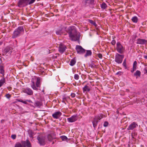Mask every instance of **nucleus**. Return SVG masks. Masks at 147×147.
I'll return each mask as SVG.
<instances>
[{
    "instance_id": "42",
    "label": "nucleus",
    "mask_w": 147,
    "mask_h": 147,
    "mask_svg": "<svg viewBox=\"0 0 147 147\" xmlns=\"http://www.w3.org/2000/svg\"><path fill=\"white\" fill-rule=\"evenodd\" d=\"M5 96L7 98L9 99L10 98L11 96L9 94H7Z\"/></svg>"
},
{
    "instance_id": "2",
    "label": "nucleus",
    "mask_w": 147,
    "mask_h": 147,
    "mask_svg": "<svg viewBox=\"0 0 147 147\" xmlns=\"http://www.w3.org/2000/svg\"><path fill=\"white\" fill-rule=\"evenodd\" d=\"M24 29L23 26H20L15 29L13 33L12 38H15L22 34L24 33Z\"/></svg>"
},
{
    "instance_id": "53",
    "label": "nucleus",
    "mask_w": 147,
    "mask_h": 147,
    "mask_svg": "<svg viewBox=\"0 0 147 147\" xmlns=\"http://www.w3.org/2000/svg\"><path fill=\"white\" fill-rule=\"evenodd\" d=\"M7 88L9 90H10L12 89V88L10 87H7Z\"/></svg>"
},
{
    "instance_id": "51",
    "label": "nucleus",
    "mask_w": 147,
    "mask_h": 147,
    "mask_svg": "<svg viewBox=\"0 0 147 147\" xmlns=\"http://www.w3.org/2000/svg\"><path fill=\"white\" fill-rule=\"evenodd\" d=\"M17 100L19 102H23V100L21 99H17Z\"/></svg>"
},
{
    "instance_id": "44",
    "label": "nucleus",
    "mask_w": 147,
    "mask_h": 147,
    "mask_svg": "<svg viewBox=\"0 0 147 147\" xmlns=\"http://www.w3.org/2000/svg\"><path fill=\"white\" fill-rule=\"evenodd\" d=\"M94 64L92 62L91 64H89L88 66H90L91 68H93L94 67Z\"/></svg>"
},
{
    "instance_id": "64",
    "label": "nucleus",
    "mask_w": 147,
    "mask_h": 147,
    "mask_svg": "<svg viewBox=\"0 0 147 147\" xmlns=\"http://www.w3.org/2000/svg\"><path fill=\"white\" fill-rule=\"evenodd\" d=\"M99 127H100V125L99 126V127H98V128H99Z\"/></svg>"
},
{
    "instance_id": "25",
    "label": "nucleus",
    "mask_w": 147,
    "mask_h": 147,
    "mask_svg": "<svg viewBox=\"0 0 147 147\" xmlns=\"http://www.w3.org/2000/svg\"><path fill=\"white\" fill-rule=\"evenodd\" d=\"M138 18L137 16H134L131 18L132 21L134 23H136L138 21Z\"/></svg>"
},
{
    "instance_id": "47",
    "label": "nucleus",
    "mask_w": 147,
    "mask_h": 147,
    "mask_svg": "<svg viewBox=\"0 0 147 147\" xmlns=\"http://www.w3.org/2000/svg\"><path fill=\"white\" fill-rule=\"evenodd\" d=\"M98 115L99 116V117L101 118V119H102L103 117V115L102 114H99V115Z\"/></svg>"
},
{
    "instance_id": "22",
    "label": "nucleus",
    "mask_w": 147,
    "mask_h": 147,
    "mask_svg": "<svg viewBox=\"0 0 147 147\" xmlns=\"http://www.w3.org/2000/svg\"><path fill=\"white\" fill-rule=\"evenodd\" d=\"M86 53L84 55V57H86L88 56H91L92 55V52L90 50H86Z\"/></svg>"
},
{
    "instance_id": "28",
    "label": "nucleus",
    "mask_w": 147,
    "mask_h": 147,
    "mask_svg": "<svg viewBox=\"0 0 147 147\" xmlns=\"http://www.w3.org/2000/svg\"><path fill=\"white\" fill-rule=\"evenodd\" d=\"M141 75V72L140 71L137 70L136 72L134 73V76H138L140 77Z\"/></svg>"
},
{
    "instance_id": "4",
    "label": "nucleus",
    "mask_w": 147,
    "mask_h": 147,
    "mask_svg": "<svg viewBox=\"0 0 147 147\" xmlns=\"http://www.w3.org/2000/svg\"><path fill=\"white\" fill-rule=\"evenodd\" d=\"M82 3L83 7H86L89 6L92 9L94 8V0H83Z\"/></svg>"
},
{
    "instance_id": "57",
    "label": "nucleus",
    "mask_w": 147,
    "mask_h": 147,
    "mask_svg": "<svg viewBox=\"0 0 147 147\" xmlns=\"http://www.w3.org/2000/svg\"><path fill=\"white\" fill-rule=\"evenodd\" d=\"M32 85H35L34 82V81H33L32 80Z\"/></svg>"
},
{
    "instance_id": "30",
    "label": "nucleus",
    "mask_w": 147,
    "mask_h": 147,
    "mask_svg": "<svg viewBox=\"0 0 147 147\" xmlns=\"http://www.w3.org/2000/svg\"><path fill=\"white\" fill-rule=\"evenodd\" d=\"M88 22L91 24H93L95 27H96L97 26V25L96 24V22H94L93 20H88Z\"/></svg>"
},
{
    "instance_id": "7",
    "label": "nucleus",
    "mask_w": 147,
    "mask_h": 147,
    "mask_svg": "<svg viewBox=\"0 0 147 147\" xmlns=\"http://www.w3.org/2000/svg\"><path fill=\"white\" fill-rule=\"evenodd\" d=\"M46 138L45 136H43L41 135H39L37 137V139L40 146H44L45 144V139Z\"/></svg>"
},
{
    "instance_id": "21",
    "label": "nucleus",
    "mask_w": 147,
    "mask_h": 147,
    "mask_svg": "<svg viewBox=\"0 0 147 147\" xmlns=\"http://www.w3.org/2000/svg\"><path fill=\"white\" fill-rule=\"evenodd\" d=\"M99 122V121H97L96 120V119H94L93 118V119L92 121V123L93 125V127L94 129H95V128L97 125V123Z\"/></svg>"
},
{
    "instance_id": "43",
    "label": "nucleus",
    "mask_w": 147,
    "mask_h": 147,
    "mask_svg": "<svg viewBox=\"0 0 147 147\" xmlns=\"http://www.w3.org/2000/svg\"><path fill=\"white\" fill-rule=\"evenodd\" d=\"M16 135L15 134H13L11 135V138L13 139H15L16 138Z\"/></svg>"
},
{
    "instance_id": "12",
    "label": "nucleus",
    "mask_w": 147,
    "mask_h": 147,
    "mask_svg": "<svg viewBox=\"0 0 147 147\" xmlns=\"http://www.w3.org/2000/svg\"><path fill=\"white\" fill-rule=\"evenodd\" d=\"M136 43L141 45H146L147 43V40L144 39L139 38L137 39Z\"/></svg>"
},
{
    "instance_id": "18",
    "label": "nucleus",
    "mask_w": 147,
    "mask_h": 147,
    "mask_svg": "<svg viewBox=\"0 0 147 147\" xmlns=\"http://www.w3.org/2000/svg\"><path fill=\"white\" fill-rule=\"evenodd\" d=\"M89 84H87L86 85H85L83 88V90L84 92H89L90 90V88L88 86V85Z\"/></svg>"
},
{
    "instance_id": "20",
    "label": "nucleus",
    "mask_w": 147,
    "mask_h": 147,
    "mask_svg": "<svg viewBox=\"0 0 147 147\" xmlns=\"http://www.w3.org/2000/svg\"><path fill=\"white\" fill-rule=\"evenodd\" d=\"M40 78L38 77L37 78L36 81V87L39 88L40 86Z\"/></svg>"
},
{
    "instance_id": "14",
    "label": "nucleus",
    "mask_w": 147,
    "mask_h": 147,
    "mask_svg": "<svg viewBox=\"0 0 147 147\" xmlns=\"http://www.w3.org/2000/svg\"><path fill=\"white\" fill-rule=\"evenodd\" d=\"M66 47L62 43H60L59 47V51L61 53H63L65 50Z\"/></svg>"
},
{
    "instance_id": "31",
    "label": "nucleus",
    "mask_w": 147,
    "mask_h": 147,
    "mask_svg": "<svg viewBox=\"0 0 147 147\" xmlns=\"http://www.w3.org/2000/svg\"><path fill=\"white\" fill-rule=\"evenodd\" d=\"M5 82V80L4 78H2L0 80V87H1Z\"/></svg>"
},
{
    "instance_id": "34",
    "label": "nucleus",
    "mask_w": 147,
    "mask_h": 147,
    "mask_svg": "<svg viewBox=\"0 0 147 147\" xmlns=\"http://www.w3.org/2000/svg\"><path fill=\"white\" fill-rule=\"evenodd\" d=\"M31 87L34 90H41L40 89H38L35 86V85H31Z\"/></svg>"
},
{
    "instance_id": "5",
    "label": "nucleus",
    "mask_w": 147,
    "mask_h": 147,
    "mask_svg": "<svg viewBox=\"0 0 147 147\" xmlns=\"http://www.w3.org/2000/svg\"><path fill=\"white\" fill-rule=\"evenodd\" d=\"M116 49L117 51L120 54H123L125 51V48L121 45L120 42H118L116 43Z\"/></svg>"
},
{
    "instance_id": "60",
    "label": "nucleus",
    "mask_w": 147,
    "mask_h": 147,
    "mask_svg": "<svg viewBox=\"0 0 147 147\" xmlns=\"http://www.w3.org/2000/svg\"><path fill=\"white\" fill-rule=\"evenodd\" d=\"M44 91H44V90H43H43H42V92H44Z\"/></svg>"
},
{
    "instance_id": "37",
    "label": "nucleus",
    "mask_w": 147,
    "mask_h": 147,
    "mask_svg": "<svg viewBox=\"0 0 147 147\" xmlns=\"http://www.w3.org/2000/svg\"><path fill=\"white\" fill-rule=\"evenodd\" d=\"M74 78L76 80H78L79 79V75L77 74H75L74 75Z\"/></svg>"
},
{
    "instance_id": "33",
    "label": "nucleus",
    "mask_w": 147,
    "mask_h": 147,
    "mask_svg": "<svg viewBox=\"0 0 147 147\" xmlns=\"http://www.w3.org/2000/svg\"><path fill=\"white\" fill-rule=\"evenodd\" d=\"M122 65L124 67L125 69H127V67L126 66V59H125L124 60Z\"/></svg>"
},
{
    "instance_id": "1",
    "label": "nucleus",
    "mask_w": 147,
    "mask_h": 147,
    "mask_svg": "<svg viewBox=\"0 0 147 147\" xmlns=\"http://www.w3.org/2000/svg\"><path fill=\"white\" fill-rule=\"evenodd\" d=\"M69 36L71 41H79L80 36V32H78L76 27L74 26L69 27L66 30Z\"/></svg>"
},
{
    "instance_id": "58",
    "label": "nucleus",
    "mask_w": 147,
    "mask_h": 147,
    "mask_svg": "<svg viewBox=\"0 0 147 147\" xmlns=\"http://www.w3.org/2000/svg\"><path fill=\"white\" fill-rule=\"evenodd\" d=\"M61 101L62 102H63V103H64L65 104H66V103L65 102V100L63 99V100H62Z\"/></svg>"
},
{
    "instance_id": "16",
    "label": "nucleus",
    "mask_w": 147,
    "mask_h": 147,
    "mask_svg": "<svg viewBox=\"0 0 147 147\" xmlns=\"http://www.w3.org/2000/svg\"><path fill=\"white\" fill-rule=\"evenodd\" d=\"M13 48L9 46H7L4 49L3 51L4 53H5L6 54L8 53H9L10 54H11L12 53Z\"/></svg>"
},
{
    "instance_id": "39",
    "label": "nucleus",
    "mask_w": 147,
    "mask_h": 147,
    "mask_svg": "<svg viewBox=\"0 0 147 147\" xmlns=\"http://www.w3.org/2000/svg\"><path fill=\"white\" fill-rule=\"evenodd\" d=\"M111 43L113 45H115L116 44V41L115 40H113L111 42Z\"/></svg>"
},
{
    "instance_id": "45",
    "label": "nucleus",
    "mask_w": 147,
    "mask_h": 147,
    "mask_svg": "<svg viewBox=\"0 0 147 147\" xmlns=\"http://www.w3.org/2000/svg\"><path fill=\"white\" fill-rule=\"evenodd\" d=\"M98 57L100 59H102V55L101 53H98L97 54Z\"/></svg>"
},
{
    "instance_id": "41",
    "label": "nucleus",
    "mask_w": 147,
    "mask_h": 147,
    "mask_svg": "<svg viewBox=\"0 0 147 147\" xmlns=\"http://www.w3.org/2000/svg\"><path fill=\"white\" fill-rule=\"evenodd\" d=\"M123 74V72L121 71L118 72L116 74V75H119V76Z\"/></svg>"
},
{
    "instance_id": "27",
    "label": "nucleus",
    "mask_w": 147,
    "mask_h": 147,
    "mask_svg": "<svg viewBox=\"0 0 147 147\" xmlns=\"http://www.w3.org/2000/svg\"><path fill=\"white\" fill-rule=\"evenodd\" d=\"M34 105L35 107H36L40 106L41 105L40 102L38 101H35Z\"/></svg>"
},
{
    "instance_id": "3",
    "label": "nucleus",
    "mask_w": 147,
    "mask_h": 147,
    "mask_svg": "<svg viewBox=\"0 0 147 147\" xmlns=\"http://www.w3.org/2000/svg\"><path fill=\"white\" fill-rule=\"evenodd\" d=\"M31 147V143L28 139L26 141H22L21 143L18 142L15 145V147Z\"/></svg>"
},
{
    "instance_id": "29",
    "label": "nucleus",
    "mask_w": 147,
    "mask_h": 147,
    "mask_svg": "<svg viewBox=\"0 0 147 147\" xmlns=\"http://www.w3.org/2000/svg\"><path fill=\"white\" fill-rule=\"evenodd\" d=\"M60 138L62 139V140L63 141H67L68 138L65 136H60Z\"/></svg>"
},
{
    "instance_id": "11",
    "label": "nucleus",
    "mask_w": 147,
    "mask_h": 147,
    "mask_svg": "<svg viewBox=\"0 0 147 147\" xmlns=\"http://www.w3.org/2000/svg\"><path fill=\"white\" fill-rule=\"evenodd\" d=\"M22 92L24 93L27 94L28 95H32L33 94V92L32 90L29 88L23 89Z\"/></svg>"
},
{
    "instance_id": "40",
    "label": "nucleus",
    "mask_w": 147,
    "mask_h": 147,
    "mask_svg": "<svg viewBox=\"0 0 147 147\" xmlns=\"http://www.w3.org/2000/svg\"><path fill=\"white\" fill-rule=\"evenodd\" d=\"M36 0H30V1L29 2V5H31Z\"/></svg>"
},
{
    "instance_id": "10",
    "label": "nucleus",
    "mask_w": 147,
    "mask_h": 147,
    "mask_svg": "<svg viewBox=\"0 0 147 147\" xmlns=\"http://www.w3.org/2000/svg\"><path fill=\"white\" fill-rule=\"evenodd\" d=\"M138 126L137 124L135 122L132 123L127 128V130H132Z\"/></svg>"
},
{
    "instance_id": "24",
    "label": "nucleus",
    "mask_w": 147,
    "mask_h": 147,
    "mask_svg": "<svg viewBox=\"0 0 147 147\" xmlns=\"http://www.w3.org/2000/svg\"><path fill=\"white\" fill-rule=\"evenodd\" d=\"M0 73L2 74L3 76H4V67L2 65H0Z\"/></svg>"
},
{
    "instance_id": "26",
    "label": "nucleus",
    "mask_w": 147,
    "mask_h": 147,
    "mask_svg": "<svg viewBox=\"0 0 147 147\" xmlns=\"http://www.w3.org/2000/svg\"><path fill=\"white\" fill-rule=\"evenodd\" d=\"M100 7L102 9H105L107 8V6L106 3L105 2H103L100 4Z\"/></svg>"
},
{
    "instance_id": "17",
    "label": "nucleus",
    "mask_w": 147,
    "mask_h": 147,
    "mask_svg": "<svg viewBox=\"0 0 147 147\" xmlns=\"http://www.w3.org/2000/svg\"><path fill=\"white\" fill-rule=\"evenodd\" d=\"M55 135V134H49L47 136L48 140L49 142H51L53 139H55V138H54L53 136V135L54 136Z\"/></svg>"
},
{
    "instance_id": "49",
    "label": "nucleus",
    "mask_w": 147,
    "mask_h": 147,
    "mask_svg": "<svg viewBox=\"0 0 147 147\" xmlns=\"http://www.w3.org/2000/svg\"><path fill=\"white\" fill-rule=\"evenodd\" d=\"M136 69L133 67V69H131V73H133L134 71L136 70Z\"/></svg>"
},
{
    "instance_id": "48",
    "label": "nucleus",
    "mask_w": 147,
    "mask_h": 147,
    "mask_svg": "<svg viewBox=\"0 0 147 147\" xmlns=\"http://www.w3.org/2000/svg\"><path fill=\"white\" fill-rule=\"evenodd\" d=\"M144 71H145L144 72L145 74H147V67H146L144 69Z\"/></svg>"
},
{
    "instance_id": "56",
    "label": "nucleus",
    "mask_w": 147,
    "mask_h": 147,
    "mask_svg": "<svg viewBox=\"0 0 147 147\" xmlns=\"http://www.w3.org/2000/svg\"><path fill=\"white\" fill-rule=\"evenodd\" d=\"M144 57L146 59H147V55H144Z\"/></svg>"
},
{
    "instance_id": "23",
    "label": "nucleus",
    "mask_w": 147,
    "mask_h": 147,
    "mask_svg": "<svg viewBox=\"0 0 147 147\" xmlns=\"http://www.w3.org/2000/svg\"><path fill=\"white\" fill-rule=\"evenodd\" d=\"M76 62V57H74V58L71 59L69 65L71 66H73L75 64Z\"/></svg>"
},
{
    "instance_id": "15",
    "label": "nucleus",
    "mask_w": 147,
    "mask_h": 147,
    "mask_svg": "<svg viewBox=\"0 0 147 147\" xmlns=\"http://www.w3.org/2000/svg\"><path fill=\"white\" fill-rule=\"evenodd\" d=\"M62 115V113L59 111H58L55 112L52 115V117L54 118L58 119Z\"/></svg>"
},
{
    "instance_id": "46",
    "label": "nucleus",
    "mask_w": 147,
    "mask_h": 147,
    "mask_svg": "<svg viewBox=\"0 0 147 147\" xmlns=\"http://www.w3.org/2000/svg\"><path fill=\"white\" fill-rule=\"evenodd\" d=\"M71 96L72 98H74L75 97L76 94L74 93H71Z\"/></svg>"
},
{
    "instance_id": "59",
    "label": "nucleus",
    "mask_w": 147,
    "mask_h": 147,
    "mask_svg": "<svg viewBox=\"0 0 147 147\" xmlns=\"http://www.w3.org/2000/svg\"><path fill=\"white\" fill-rule=\"evenodd\" d=\"M3 44V42L1 41L0 42V46L1 45Z\"/></svg>"
},
{
    "instance_id": "19",
    "label": "nucleus",
    "mask_w": 147,
    "mask_h": 147,
    "mask_svg": "<svg viewBox=\"0 0 147 147\" xmlns=\"http://www.w3.org/2000/svg\"><path fill=\"white\" fill-rule=\"evenodd\" d=\"M29 136L32 139L33 138V136L35 135L34 133L31 129H29L28 131Z\"/></svg>"
},
{
    "instance_id": "63",
    "label": "nucleus",
    "mask_w": 147,
    "mask_h": 147,
    "mask_svg": "<svg viewBox=\"0 0 147 147\" xmlns=\"http://www.w3.org/2000/svg\"><path fill=\"white\" fill-rule=\"evenodd\" d=\"M54 141H53L52 142V144H54Z\"/></svg>"
},
{
    "instance_id": "32",
    "label": "nucleus",
    "mask_w": 147,
    "mask_h": 147,
    "mask_svg": "<svg viewBox=\"0 0 147 147\" xmlns=\"http://www.w3.org/2000/svg\"><path fill=\"white\" fill-rule=\"evenodd\" d=\"M61 31L62 30L61 29L59 30L56 31V33L58 35H61L62 34Z\"/></svg>"
},
{
    "instance_id": "13",
    "label": "nucleus",
    "mask_w": 147,
    "mask_h": 147,
    "mask_svg": "<svg viewBox=\"0 0 147 147\" xmlns=\"http://www.w3.org/2000/svg\"><path fill=\"white\" fill-rule=\"evenodd\" d=\"M77 115H73L71 117L67 118V120L69 122H73L77 120Z\"/></svg>"
},
{
    "instance_id": "9",
    "label": "nucleus",
    "mask_w": 147,
    "mask_h": 147,
    "mask_svg": "<svg viewBox=\"0 0 147 147\" xmlns=\"http://www.w3.org/2000/svg\"><path fill=\"white\" fill-rule=\"evenodd\" d=\"M77 53L82 55L84 54L86 51V50L84 49L80 45H77L75 48Z\"/></svg>"
},
{
    "instance_id": "36",
    "label": "nucleus",
    "mask_w": 147,
    "mask_h": 147,
    "mask_svg": "<svg viewBox=\"0 0 147 147\" xmlns=\"http://www.w3.org/2000/svg\"><path fill=\"white\" fill-rule=\"evenodd\" d=\"M94 118L96 119V120L99 121L101 119L99 116H98V115L95 116Z\"/></svg>"
},
{
    "instance_id": "6",
    "label": "nucleus",
    "mask_w": 147,
    "mask_h": 147,
    "mask_svg": "<svg viewBox=\"0 0 147 147\" xmlns=\"http://www.w3.org/2000/svg\"><path fill=\"white\" fill-rule=\"evenodd\" d=\"M124 57V55H120L118 53H116L115 55V61L118 64H121L122 63Z\"/></svg>"
},
{
    "instance_id": "35",
    "label": "nucleus",
    "mask_w": 147,
    "mask_h": 147,
    "mask_svg": "<svg viewBox=\"0 0 147 147\" xmlns=\"http://www.w3.org/2000/svg\"><path fill=\"white\" fill-rule=\"evenodd\" d=\"M137 62L136 61H135L133 63V67L136 69L137 66Z\"/></svg>"
},
{
    "instance_id": "54",
    "label": "nucleus",
    "mask_w": 147,
    "mask_h": 147,
    "mask_svg": "<svg viewBox=\"0 0 147 147\" xmlns=\"http://www.w3.org/2000/svg\"><path fill=\"white\" fill-rule=\"evenodd\" d=\"M66 98H67L66 97H63L62 98L63 100H67Z\"/></svg>"
},
{
    "instance_id": "8",
    "label": "nucleus",
    "mask_w": 147,
    "mask_h": 147,
    "mask_svg": "<svg viewBox=\"0 0 147 147\" xmlns=\"http://www.w3.org/2000/svg\"><path fill=\"white\" fill-rule=\"evenodd\" d=\"M30 0H20L18 2V5L20 7H23L29 5V1Z\"/></svg>"
},
{
    "instance_id": "61",
    "label": "nucleus",
    "mask_w": 147,
    "mask_h": 147,
    "mask_svg": "<svg viewBox=\"0 0 147 147\" xmlns=\"http://www.w3.org/2000/svg\"><path fill=\"white\" fill-rule=\"evenodd\" d=\"M30 105L31 106H32V107H34L33 105Z\"/></svg>"
},
{
    "instance_id": "62",
    "label": "nucleus",
    "mask_w": 147,
    "mask_h": 147,
    "mask_svg": "<svg viewBox=\"0 0 147 147\" xmlns=\"http://www.w3.org/2000/svg\"><path fill=\"white\" fill-rule=\"evenodd\" d=\"M3 121H4V120H1V123H2V122H3Z\"/></svg>"
},
{
    "instance_id": "55",
    "label": "nucleus",
    "mask_w": 147,
    "mask_h": 147,
    "mask_svg": "<svg viewBox=\"0 0 147 147\" xmlns=\"http://www.w3.org/2000/svg\"><path fill=\"white\" fill-rule=\"evenodd\" d=\"M0 60L1 61V63H0V64H2V65H3V64L2 63V62H2V59H1V58H0Z\"/></svg>"
},
{
    "instance_id": "52",
    "label": "nucleus",
    "mask_w": 147,
    "mask_h": 147,
    "mask_svg": "<svg viewBox=\"0 0 147 147\" xmlns=\"http://www.w3.org/2000/svg\"><path fill=\"white\" fill-rule=\"evenodd\" d=\"M22 103H23L25 104H28V103L27 102V101H26H26L23 100V102H22Z\"/></svg>"
},
{
    "instance_id": "38",
    "label": "nucleus",
    "mask_w": 147,
    "mask_h": 147,
    "mask_svg": "<svg viewBox=\"0 0 147 147\" xmlns=\"http://www.w3.org/2000/svg\"><path fill=\"white\" fill-rule=\"evenodd\" d=\"M108 122L107 121H105L104 123L103 126L104 127H107L108 126Z\"/></svg>"
},
{
    "instance_id": "50",
    "label": "nucleus",
    "mask_w": 147,
    "mask_h": 147,
    "mask_svg": "<svg viewBox=\"0 0 147 147\" xmlns=\"http://www.w3.org/2000/svg\"><path fill=\"white\" fill-rule=\"evenodd\" d=\"M26 101L30 103H33V102L30 100H26Z\"/></svg>"
}]
</instances>
